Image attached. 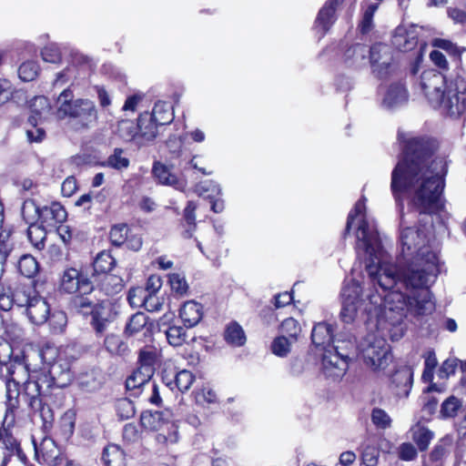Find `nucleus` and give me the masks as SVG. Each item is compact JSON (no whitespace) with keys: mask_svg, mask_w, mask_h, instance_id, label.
Wrapping results in <instances>:
<instances>
[{"mask_svg":"<svg viewBox=\"0 0 466 466\" xmlns=\"http://www.w3.org/2000/svg\"><path fill=\"white\" fill-rule=\"evenodd\" d=\"M116 267V260L106 250L99 252L93 261V277L109 273Z\"/></svg>","mask_w":466,"mask_h":466,"instance_id":"28","label":"nucleus"},{"mask_svg":"<svg viewBox=\"0 0 466 466\" xmlns=\"http://www.w3.org/2000/svg\"><path fill=\"white\" fill-rule=\"evenodd\" d=\"M167 316L164 315L158 321L159 331H164L167 342L173 347H180L187 342V332L182 326L167 325Z\"/></svg>","mask_w":466,"mask_h":466,"instance_id":"26","label":"nucleus"},{"mask_svg":"<svg viewBox=\"0 0 466 466\" xmlns=\"http://www.w3.org/2000/svg\"><path fill=\"white\" fill-rule=\"evenodd\" d=\"M154 373L149 370L145 371L141 367H137L126 380V388L129 391H134V396H139L146 390V388L151 386V380Z\"/></svg>","mask_w":466,"mask_h":466,"instance_id":"21","label":"nucleus"},{"mask_svg":"<svg viewBox=\"0 0 466 466\" xmlns=\"http://www.w3.org/2000/svg\"><path fill=\"white\" fill-rule=\"evenodd\" d=\"M157 360V351L151 347H145L138 353V366L145 371L149 370L155 373V364Z\"/></svg>","mask_w":466,"mask_h":466,"instance_id":"47","label":"nucleus"},{"mask_svg":"<svg viewBox=\"0 0 466 466\" xmlns=\"http://www.w3.org/2000/svg\"><path fill=\"white\" fill-rule=\"evenodd\" d=\"M130 160L123 148L115 147L107 158L101 163L104 167H109L118 171L127 169Z\"/></svg>","mask_w":466,"mask_h":466,"instance_id":"33","label":"nucleus"},{"mask_svg":"<svg viewBox=\"0 0 466 466\" xmlns=\"http://www.w3.org/2000/svg\"><path fill=\"white\" fill-rule=\"evenodd\" d=\"M162 287V280L159 276L151 275L146 283V289L142 290L140 289H132L129 290L127 295V300L131 306L137 305L136 301L137 293H139V296L142 294H156L160 288Z\"/></svg>","mask_w":466,"mask_h":466,"instance_id":"34","label":"nucleus"},{"mask_svg":"<svg viewBox=\"0 0 466 466\" xmlns=\"http://www.w3.org/2000/svg\"><path fill=\"white\" fill-rule=\"evenodd\" d=\"M365 209L366 207L364 200L359 199L355 203L353 208L348 214L346 227L341 235V238L343 239H346L347 237L350 235L355 218L360 215H363L365 213Z\"/></svg>","mask_w":466,"mask_h":466,"instance_id":"52","label":"nucleus"},{"mask_svg":"<svg viewBox=\"0 0 466 466\" xmlns=\"http://www.w3.org/2000/svg\"><path fill=\"white\" fill-rule=\"evenodd\" d=\"M106 350L113 355H121L126 350L127 345L121 338L115 334L106 335L104 339Z\"/></svg>","mask_w":466,"mask_h":466,"instance_id":"54","label":"nucleus"},{"mask_svg":"<svg viewBox=\"0 0 466 466\" xmlns=\"http://www.w3.org/2000/svg\"><path fill=\"white\" fill-rule=\"evenodd\" d=\"M35 394H25L27 398L28 406L33 411L35 418H39L43 423V428L48 430L52 427L55 416L53 410L49 405L43 402L41 396L47 395L50 392L37 389Z\"/></svg>","mask_w":466,"mask_h":466,"instance_id":"15","label":"nucleus"},{"mask_svg":"<svg viewBox=\"0 0 466 466\" xmlns=\"http://www.w3.org/2000/svg\"><path fill=\"white\" fill-rule=\"evenodd\" d=\"M311 341L317 350L323 351L321 363L325 376L333 380L342 378L349 368L350 358L339 352V347L333 345V326L324 321L316 324L311 331Z\"/></svg>","mask_w":466,"mask_h":466,"instance_id":"4","label":"nucleus"},{"mask_svg":"<svg viewBox=\"0 0 466 466\" xmlns=\"http://www.w3.org/2000/svg\"><path fill=\"white\" fill-rule=\"evenodd\" d=\"M39 66L35 61H26L18 68V76L25 82L33 81L38 75Z\"/></svg>","mask_w":466,"mask_h":466,"instance_id":"56","label":"nucleus"},{"mask_svg":"<svg viewBox=\"0 0 466 466\" xmlns=\"http://www.w3.org/2000/svg\"><path fill=\"white\" fill-rule=\"evenodd\" d=\"M129 228L126 224L115 225L111 228L109 232V238L114 246L120 247L125 244Z\"/></svg>","mask_w":466,"mask_h":466,"instance_id":"57","label":"nucleus"},{"mask_svg":"<svg viewBox=\"0 0 466 466\" xmlns=\"http://www.w3.org/2000/svg\"><path fill=\"white\" fill-rule=\"evenodd\" d=\"M340 296L343 301L358 304L361 298V287L358 282L352 280L342 288Z\"/></svg>","mask_w":466,"mask_h":466,"instance_id":"51","label":"nucleus"},{"mask_svg":"<svg viewBox=\"0 0 466 466\" xmlns=\"http://www.w3.org/2000/svg\"><path fill=\"white\" fill-rule=\"evenodd\" d=\"M179 317L186 328H193L203 318V307L194 300L186 301L179 309Z\"/></svg>","mask_w":466,"mask_h":466,"instance_id":"25","label":"nucleus"},{"mask_svg":"<svg viewBox=\"0 0 466 466\" xmlns=\"http://www.w3.org/2000/svg\"><path fill=\"white\" fill-rule=\"evenodd\" d=\"M155 328V323L144 312L138 311L133 314L125 327V334L127 336H135L140 332L145 337L151 336Z\"/></svg>","mask_w":466,"mask_h":466,"instance_id":"19","label":"nucleus"},{"mask_svg":"<svg viewBox=\"0 0 466 466\" xmlns=\"http://www.w3.org/2000/svg\"><path fill=\"white\" fill-rule=\"evenodd\" d=\"M30 109L33 115L28 117V122L33 127H35L37 124V117H41L44 112L48 111L50 109V105L47 97L44 96L34 97L30 103Z\"/></svg>","mask_w":466,"mask_h":466,"instance_id":"41","label":"nucleus"},{"mask_svg":"<svg viewBox=\"0 0 466 466\" xmlns=\"http://www.w3.org/2000/svg\"><path fill=\"white\" fill-rule=\"evenodd\" d=\"M27 238L30 243L37 250H42L46 245V226L38 225L36 223L28 224Z\"/></svg>","mask_w":466,"mask_h":466,"instance_id":"40","label":"nucleus"},{"mask_svg":"<svg viewBox=\"0 0 466 466\" xmlns=\"http://www.w3.org/2000/svg\"><path fill=\"white\" fill-rule=\"evenodd\" d=\"M462 408V401L454 395L449 396L441 404L439 417L442 420L454 419Z\"/></svg>","mask_w":466,"mask_h":466,"instance_id":"36","label":"nucleus"},{"mask_svg":"<svg viewBox=\"0 0 466 466\" xmlns=\"http://www.w3.org/2000/svg\"><path fill=\"white\" fill-rule=\"evenodd\" d=\"M45 62L56 64L61 62L62 56L59 47L56 44H50L45 46L41 52Z\"/></svg>","mask_w":466,"mask_h":466,"instance_id":"62","label":"nucleus"},{"mask_svg":"<svg viewBox=\"0 0 466 466\" xmlns=\"http://www.w3.org/2000/svg\"><path fill=\"white\" fill-rule=\"evenodd\" d=\"M223 337L225 341L232 347H241L247 340L244 329L235 320L227 324Z\"/></svg>","mask_w":466,"mask_h":466,"instance_id":"30","label":"nucleus"},{"mask_svg":"<svg viewBox=\"0 0 466 466\" xmlns=\"http://www.w3.org/2000/svg\"><path fill=\"white\" fill-rule=\"evenodd\" d=\"M195 380V376L189 370H183L176 373L174 376V386L180 392H185L189 390L193 381Z\"/></svg>","mask_w":466,"mask_h":466,"instance_id":"55","label":"nucleus"},{"mask_svg":"<svg viewBox=\"0 0 466 466\" xmlns=\"http://www.w3.org/2000/svg\"><path fill=\"white\" fill-rule=\"evenodd\" d=\"M407 100V90L400 83L391 84L383 99V103L388 107H393Z\"/></svg>","mask_w":466,"mask_h":466,"instance_id":"35","label":"nucleus"},{"mask_svg":"<svg viewBox=\"0 0 466 466\" xmlns=\"http://www.w3.org/2000/svg\"><path fill=\"white\" fill-rule=\"evenodd\" d=\"M152 174L160 184L171 186L180 191H184L187 187V182L184 179L178 178L170 172L167 166L160 162L154 163Z\"/></svg>","mask_w":466,"mask_h":466,"instance_id":"23","label":"nucleus"},{"mask_svg":"<svg viewBox=\"0 0 466 466\" xmlns=\"http://www.w3.org/2000/svg\"><path fill=\"white\" fill-rule=\"evenodd\" d=\"M67 217L65 208L58 202H52L49 206H44L40 211L41 224L47 228H55L62 224Z\"/></svg>","mask_w":466,"mask_h":466,"instance_id":"22","label":"nucleus"},{"mask_svg":"<svg viewBox=\"0 0 466 466\" xmlns=\"http://www.w3.org/2000/svg\"><path fill=\"white\" fill-rule=\"evenodd\" d=\"M45 461L54 466H81L78 462L69 460L63 454H44Z\"/></svg>","mask_w":466,"mask_h":466,"instance_id":"64","label":"nucleus"},{"mask_svg":"<svg viewBox=\"0 0 466 466\" xmlns=\"http://www.w3.org/2000/svg\"><path fill=\"white\" fill-rule=\"evenodd\" d=\"M167 421V418L163 411L145 410L140 415L141 426L148 431H159Z\"/></svg>","mask_w":466,"mask_h":466,"instance_id":"31","label":"nucleus"},{"mask_svg":"<svg viewBox=\"0 0 466 466\" xmlns=\"http://www.w3.org/2000/svg\"><path fill=\"white\" fill-rule=\"evenodd\" d=\"M168 282L172 291L178 295H184L188 289V285L185 276L178 273H172L168 275Z\"/></svg>","mask_w":466,"mask_h":466,"instance_id":"59","label":"nucleus"},{"mask_svg":"<svg viewBox=\"0 0 466 466\" xmlns=\"http://www.w3.org/2000/svg\"><path fill=\"white\" fill-rule=\"evenodd\" d=\"M171 106L167 102L157 101L149 113L160 126L168 125L174 118Z\"/></svg>","mask_w":466,"mask_h":466,"instance_id":"39","label":"nucleus"},{"mask_svg":"<svg viewBox=\"0 0 466 466\" xmlns=\"http://www.w3.org/2000/svg\"><path fill=\"white\" fill-rule=\"evenodd\" d=\"M433 438V431L424 426L419 427L418 430L412 433V440L417 445V449L421 452L428 450Z\"/></svg>","mask_w":466,"mask_h":466,"instance_id":"46","label":"nucleus"},{"mask_svg":"<svg viewBox=\"0 0 466 466\" xmlns=\"http://www.w3.org/2000/svg\"><path fill=\"white\" fill-rule=\"evenodd\" d=\"M0 449L4 455L0 466H7L14 456H16L23 463H27V457L22 449L20 441L8 431V428L3 430L0 428Z\"/></svg>","mask_w":466,"mask_h":466,"instance_id":"14","label":"nucleus"},{"mask_svg":"<svg viewBox=\"0 0 466 466\" xmlns=\"http://www.w3.org/2000/svg\"><path fill=\"white\" fill-rule=\"evenodd\" d=\"M439 148L437 139L419 136L403 141L401 157L391 172L390 190L402 206L403 196L415 188L428 162Z\"/></svg>","mask_w":466,"mask_h":466,"instance_id":"1","label":"nucleus"},{"mask_svg":"<svg viewBox=\"0 0 466 466\" xmlns=\"http://www.w3.org/2000/svg\"><path fill=\"white\" fill-rule=\"evenodd\" d=\"M25 314L30 321L35 325H42L48 319L50 315V306L45 298L39 294L25 307Z\"/></svg>","mask_w":466,"mask_h":466,"instance_id":"20","label":"nucleus"},{"mask_svg":"<svg viewBox=\"0 0 466 466\" xmlns=\"http://www.w3.org/2000/svg\"><path fill=\"white\" fill-rule=\"evenodd\" d=\"M380 297L384 308L389 311L396 312L400 320L406 317L408 312L414 316L427 314V306L411 293L406 294L400 289H394L380 294Z\"/></svg>","mask_w":466,"mask_h":466,"instance_id":"9","label":"nucleus"},{"mask_svg":"<svg viewBox=\"0 0 466 466\" xmlns=\"http://www.w3.org/2000/svg\"><path fill=\"white\" fill-rule=\"evenodd\" d=\"M99 289L106 296H114L120 293L125 286L123 278L119 273H106L96 277Z\"/></svg>","mask_w":466,"mask_h":466,"instance_id":"24","label":"nucleus"},{"mask_svg":"<svg viewBox=\"0 0 466 466\" xmlns=\"http://www.w3.org/2000/svg\"><path fill=\"white\" fill-rule=\"evenodd\" d=\"M38 294L33 280L17 281L14 285L0 284V309L10 310L15 305L25 308Z\"/></svg>","mask_w":466,"mask_h":466,"instance_id":"10","label":"nucleus"},{"mask_svg":"<svg viewBox=\"0 0 466 466\" xmlns=\"http://www.w3.org/2000/svg\"><path fill=\"white\" fill-rule=\"evenodd\" d=\"M75 431V418L70 412H66L60 419L56 435L61 438L62 441H67Z\"/></svg>","mask_w":466,"mask_h":466,"instance_id":"45","label":"nucleus"},{"mask_svg":"<svg viewBox=\"0 0 466 466\" xmlns=\"http://www.w3.org/2000/svg\"><path fill=\"white\" fill-rule=\"evenodd\" d=\"M17 268L21 275L30 279L38 272L39 265L33 256L23 255L17 262Z\"/></svg>","mask_w":466,"mask_h":466,"instance_id":"42","label":"nucleus"},{"mask_svg":"<svg viewBox=\"0 0 466 466\" xmlns=\"http://www.w3.org/2000/svg\"><path fill=\"white\" fill-rule=\"evenodd\" d=\"M341 0H326L319 8L313 22V30L321 37L325 36L338 20V9Z\"/></svg>","mask_w":466,"mask_h":466,"instance_id":"13","label":"nucleus"},{"mask_svg":"<svg viewBox=\"0 0 466 466\" xmlns=\"http://www.w3.org/2000/svg\"><path fill=\"white\" fill-rule=\"evenodd\" d=\"M115 409L116 415L121 420H128L136 413L133 401L127 398L118 399L115 403Z\"/></svg>","mask_w":466,"mask_h":466,"instance_id":"53","label":"nucleus"},{"mask_svg":"<svg viewBox=\"0 0 466 466\" xmlns=\"http://www.w3.org/2000/svg\"><path fill=\"white\" fill-rule=\"evenodd\" d=\"M376 9V5H370L364 11L362 18L358 25V29L361 35H367L371 31L373 26V16Z\"/></svg>","mask_w":466,"mask_h":466,"instance_id":"58","label":"nucleus"},{"mask_svg":"<svg viewBox=\"0 0 466 466\" xmlns=\"http://www.w3.org/2000/svg\"><path fill=\"white\" fill-rule=\"evenodd\" d=\"M15 396L5 401V412L3 419L4 428H10L15 424V412L19 407V391L15 390Z\"/></svg>","mask_w":466,"mask_h":466,"instance_id":"49","label":"nucleus"},{"mask_svg":"<svg viewBox=\"0 0 466 466\" xmlns=\"http://www.w3.org/2000/svg\"><path fill=\"white\" fill-rule=\"evenodd\" d=\"M371 421L377 427L380 429H387L391 424V419L388 413L380 409L374 408L371 411Z\"/></svg>","mask_w":466,"mask_h":466,"instance_id":"60","label":"nucleus"},{"mask_svg":"<svg viewBox=\"0 0 466 466\" xmlns=\"http://www.w3.org/2000/svg\"><path fill=\"white\" fill-rule=\"evenodd\" d=\"M72 380L73 372L69 361L58 353L57 359L47 363L35 380H27L24 382V393L35 394L37 389L50 392L55 388L67 387Z\"/></svg>","mask_w":466,"mask_h":466,"instance_id":"7","label":"nucleus"},{"mask_svg":"<svg viewBox=\"0 0 466 466\" xmlns=\"http://www.w3.org/2000/svg\"><path fill=\"white\" fill-rule=\"evenodd\" d=\"M60 289L68 294H90L94 290V285L77 268L70 267L65 268L62 273Z\"/></svg>","mask_w":466,"mask_h":466,"instance_id":"12","label":"nucleus"},{"mask_svg":"<svg viewBox=\"0 0 466 466\" xmlns=\"http://www.w3.org/2000/svg\"><path fill=\"white\" fill-rule=\"evenodd\" d=\"M400 238L402 249L411 251L420 245V231L415 227H407L401 230Z\"/></svg>","mask_w":466,"mask_h":466,"instance_id":"38","label":"nucleus"},{"mask_svg":"<svg viewBox=\"0 0 466 466\" xmlns=\"http://www.w3.org/2000/svg\"><path fill=\"white\" fill-rule=\"evenodd\" d=\"M197 205L193 201H188L183 211V218L181 220V227L183 231L181 233L184 238H190L197 228L196 223V211Z\"/></svg>","mask_w":466,"mask_h":466,"instance_id":"29","label":"nucleus"},{"mask_svg":"<svg viewBox=\"0 0 466 466\" xmlns=\"http://www.w3.org/2000/svg\"><path fill=\"white\" fill-rule=\"evenodd\" d=\"M431 163L440 166V171L422 178L410 199V204L420 215L432 214L442 208L441 198L445 188L448 164L443 158H435Z\"/></svg>","mask_w":466,"mask_h":466,"instance_id":"6","label":"nucleus"},{"mask_svg":"<svg viewBox=\"0 0 466 466\" xmlns=\"http://www.w3.org/2000/svg\"><path fill=\"white\" fill-rule=\"evenodd\" d=\"M440 273L439 257L431 250L419 254L399 269L402 286L425 306L431 302V298L430 279H436Z\"/></svg>","mask_w":466,"mask_h":466,"instance_id":"2","label":"nucleus"},{"mask_svg":"<svg viewBox=\"0 0 466 466\" xmlns=\"http://www.w3.org/2000/svg\"><path fill=\"white\" fill-rule=\"evenodd\" d=\"M86 294H79L73 298L72 306L73 308L83 317L87 316L95 309L96 302H94L89 298L85 297Z\"/></svg>","mask_w":466,"mask_h":466,"instance_id":"50","label":"nucleus"},{"mask_svg":"<svg viewBox=\"0 0 466 466\" xmlns=\"http://www.w3.org/2000/svg\"><path fill=\"white\" fill-rule=\"evenodd\" d=\"M451 445V440L449 437H443L434 445L429 454L431 463H441L443 459L449 453V447Z\"/></svg>","mask_w":466,"mask_h":466,"instance_id":"43","label":"nucleus"},{"mask_svg":"<svg viewBox=\"0 0 466 466\" xmlns=\"http://www.w3.org/2000/svg\"><path fill=\"white\" fill-rule=\"evenodd\" d=\"M106 466H125L124 451L116 444L107 445L102 455Z\"/></svg>","mask_w":466,"mask_h":466,"instance_id":"37","label":"nucleus"},{"mask_svg":"<svg viewBox=\"0 0 466 466\" xmlns=\"http://www.w3.org/2000/svg\"><path fill=\"white\" fill-rule=\"evenodd\" d=\"M422 90L429 101L442 108L443 113L453 118L461 117L466 111L464 100L461 101L456 89H441V86L422 83Z\"/></svg>","mask_w":466,"mask_h":466,"instance_id":"8","label":"nucleus"},{"mask_svg":"<svg viewBox=\"0 0 466 466\" xmlns=\"http://www.w3.org/2000/svg\"><path fill=\"white\" fill-rule=\"evenodd\" d=\"M87 316L89 325L97 337L104 336L109 326L116 320L117 312L113 303L107 299L96 302L93 311Z\"/></svg>","mask_w":466,"mask_h":466,"instance_id":"11","label":"nucleus"},{"mask_svg":"<svg viewBox=\"0 0 466 466\" xmlns=\"http://www.w3.org/2000/svg\"><path fill=\"white\" fill-rule=\"evenodd\" d=\"M118 136L126 142H134L137 147L143 146V141H140L138 135L137 124L131 120H121L118 122L117 130Z\"/></svg>","mask_w":466,"mask_h":466,"instance_id":"32","label":"nucleus"},{"mask_svg":"<svg viewBox=\"0 0 466 466\" xmlns=\"http://www.w3.org/2000/svg\"><path fill=\"white\" fill-rule=\"evenodd\" d=\"M159 123L148 113H141L137 118V128L140 141L143 146L149 141H153L157 136V127Z\"/></svg>","mask_w":466,"mask_h":466,"instance_id":"27","label":"nucleus"},{"mask_svg":"<svg viewBox=\"0 0 466 466\" xmlns=\"http://www.w3.org/2000/svg\"><path fill=\"white\" fill-rule=\"evenodd\" d=\"M10 360H7L13 380H32L30 374L43 371L47 363L58 357V349L46 344L43 347H26L15 350L9 343Z\"/></svg>","mask_w":466,"mask_h":466,"instance_id":"5","label":"nucleus"},{"mask_svg":"<svg viewBox=\"0 0 466 466\" xmlns=\"http://www.w3.org/2000/svg\"><path fill=\"white\" fill-rule=\"evenodd\" d=\"M366 270L372 284L381 289V294L396 289L397 285L400 283L399 270L397 272L390 269L381 270L380 268L371 264L367 266Z\"/></svg>","mask_w":466,"mask_h":466,"instance_id":"17","label":"nucleus"},{"mask_svg":"<svg viewBox=\"0 0 466 466\" xmlns=\"http://www.w3.org/2000/svg\"><path fill=\"white\" fill-rule=\"evenodd\" d=\"M390 381L396 395L407 397L412 387L413 371L410 367L402 366L391 374Z\"/></svg>","mask_w":466,"mask_h":466,"instance_id":"18","label":"nucleus"},{"mask_svg":"<svg viewBox=\"0 0 466 466\" xmlns=\"http://www.w3.org/2000/svg\"><path fill=\"white\" fill-rule=\"evenodd\" d=\"M199 194L205 198H214L221 195V187L215 181H206L199 186Z\"/></svg>","mask_w":466,"mask_h":466,"instance_id":"63","label":"nucleus"},{"mask_svg":"<svg viewBox=\"0 0 466 466\" xmlns=\"http://www.w3.org/2000/svg\"><path fill=\"white\" fill-rule=\"evenodd\" d=\"M55 116L58 120H66L75 131H84L93 127L98 120L96 103L89 98H74L70 87L64 89L56 98Z\"/></svg>","mask_w":466,"mask_h":466,"instance_id":"3","label":"nucleus"},{"mask_svg":"<svg viewBox=\"0 0 466 466\" xmlns=\"http://www.w3.org/2000/svg\"><path fill=\"white\" fill-rule=\"evenodd\" d=\"M40 211L41 208L33 199L25 200L21 208L23 219L26 224L36 223L40 219Z\"/></svg>","mask_w":466,"mask_h":466,"instance_id":"48","label":"nucleus"},{"mask_svg":"<svg viewBox=\"0 0 466 466\" xmlns=\"http://www.w3.org/2000/svg\"><path fill=\"white\" fill-rule=\"evenodd\" d=\"M9 342L6 340H0V379L1 380H13V374L7 360H10L11 351L9 350Z\"/></svg>","mask_w":466,"mask_h":466,"instance_id":"44","label":"nucleus"},{"mask_svg":"<svg viewBox=\"0 0 466 466\" xmlns=\"http://www.w3.org/2000/svg\"><path fill=\"white\" fill-rule=\"evenodd\" d=\"M459 366L461 367V360L456 357L448 358L441 363L439 369V376L442 379L449 378L455 374Z\"/></svg>","mask_w":466,"mask_h":466,"instance_id":"61","label":"nucleus"},{"mask_svg":"<svg viewBox=\"0 0 466 466\" xmlns=\"http://www.w3.org/2000/svg\"><path fill=\"white\" fill-rule=\"evenodd\" d=\"M380 343V341H379ZM390 353V346L382 341L381 345L370 343L363 350V361L372 370L385 369L388 365V359Z\"/></svg>","mask_w":466,"mask_h":466,"instance_id":"16","label":"nucleus"}]
</instances>
